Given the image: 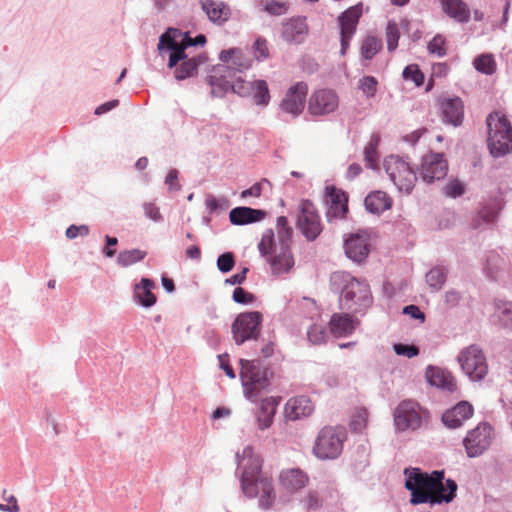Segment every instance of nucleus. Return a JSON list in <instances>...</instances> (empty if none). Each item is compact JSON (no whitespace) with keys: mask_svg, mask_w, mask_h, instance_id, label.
<instances>
[{"mask_svg":"<svg viewBox=\"0 0 512 512\" xmlns=\"http://www.w3.org/2000/svg\"><path fill=\"white\" fill-rule=\"evenodd\" d=\"M237 471L243 494L248 498L259 497V506L269 509L275 501L272 479L261 473L262 459L254 452L252 446L244 447L236 453Z\"/></svg>","mask_w":512,"mask_h":512,"instance_id":"f257e3e1","label":"nucleus"},{"mask_svg":"<svg viewBox=\"0 0 512 512\" xmlns=\"http://www.w3.org/2000/svg\"><path fill=\"white\" fill-rule=\"evenodd\" d=\"M276 231L277 239L273 230L267 229L262 235L258 249L262 256L267 257L272 274L279 277L289 273L295 264L290 249L293 229L285 216L277 218Z\"/></svg>","mask_w":512,"mask_h":512,"instance_id":"f03ea898","label":"nucleus"},{"mask_svg":"<svg viewBox=\"0 0 512 512\" xmlns=\"http://www.w3.org/2000/svg\"><path fill=\"white\" fill-rule=\"evenodd\" d=\"M330 289L339 295L340 309L352 314L363 315L373 303L368 282L345 271H336L331 274Z\"/></svg>","mask_w":512,"mask_h":512,"instance_id":"7ed1b4c3","label":"nucleus"},{"mask_svg":"<svg viewBox=\"0 0 512 512\" xmlns=\"http://www.w3.org/2000/svg\"><path fill=\"white\" fill-rule=\"evenodd\" d=\"M240 366L243 395L251 403H256L261 393L270 387L273 372L258 359H241Z\"/></svg>","mask_w":512,"mask_h":512,"instance_id":"20e7f679","label":"nucleus"},{"mask_svg":"<svg viewBox=\"0 0 512 512\" xmlns=\"http://www.w3.org/2000/svg\"><path fill=\"white\" fill-rule=\"evenodd\" d=\"M206 43V36L203 34L192 38L188 32L179 29L169 28L160 36L158 50L162 56L169 55L168 67H175L182 59H186L190 52L187 50Z\"/></svg>","mask_w":512,"mask_h":512,"instance_id":"39448f33","label":"nucleus"},{"mask_svg":"<svg viewBox=\"0 0 512 512\" xmlns=\"http://www.w3.org/2000/svg\"><path fill=\"white\" fill-rule=\"evenodd\" d=\"M486 123L490 154L498 158L512 152V126L506 116L495 111L487 116Z\"/></svg>","mask_w":512,"mask_h":512,"instance_id":"423d86ee","label":"nucleus"},{"mask_svg":"<svg viewBox=\"0 0 512 512\" xmlns=\"http://www.w3.org/2000/svg\"><path fill=\"white\" fill-rule=\"evenodd\" d=\"M346 438L347 433L343 426L323 427L316 437L313 453L320 460L336 459L343 450Z\"/></svg>","mask_w":512,"mask_h":512,"instance_id":"0eeeda50","label":"nucleus"},{"mask_svg":"<svg viewBox=\"0 0 512 512\" xmlns=\"http://www.w3.org/2000/svg\"><path fill=\"white\" fill-rule=\"evenodd\" d=\"M383 168L388 178L399 191L406 194L412 192L417 181V175L406 158L398 155H389L384 158Z\"/></svg>","mask_w":512,"mask_h":512,"instance_id":"6e6552de","label":"nucleus"},{"mask_svg":"<svg viewBox=\"0 0 512 512\" xmlns=\"http://www.w3.org/2000/svg\"><path fill=\"white\" fill-rule=\"evenodd\" d=\"M457 361L465 375L473 382L483 380L488 373L486 356L477 345H470L461 350Z\"/></svg>","mask_w":512,"mask_h":512,"instance_id":"1a4fd4ad","label":"nucleus"},{"mask_svg":"<svg viewBox=\"0 0 512 512\" xmlns=\"http://www.w3.org/2000/svg\"><path fill=\"white\" fill-rule=\"evenodd\" d=\"M429 414L417 402L404 400L398 404L394 411V423L399 431H415L427 420Z\"/></svg>","mask_w":512,"mask_h":512,"instance_id":"9d476101","label":"nucleus"},{"mask_svg":"<svg viewBox=\"0 0 512 512\" xmlns=\"http://www.w3.org/2000/svg\"><path fill=\"white\" fill-rule=\"evenodd\" d=\"M263 315L259 311L240 313L231 325L233 340L236 345H242L249 340H256L260 334Z\"/></svg>","mask_w":512,"mask_h":512,"instance_id":"9b49d317","label":"nucleus"},{"mask_svg":"<svg viewBox=\"0 0 512 512\" xmlns=\"http://www.w3.org/2000/svg\"><path fill=\"white\" fill-rule=\"evenodd\" d=\"M404 474L406 476L405 487L411 489L412 487L433 491L434 493H447L448 488L443 484L444 471L435 470L430 474L423 472L420 468H405Z\"/></svg>","mask_w":512,"mask_h":512,"instance_id":"f8f14e48","label":"nucleus"},{"mask_svg":"<svg viewBox=\"0 0 512 512\" xmlns=\"http://www.w3.org/2000/svg\"><path fill=\"white\" fill-rule=\"evenodd\" d=\"M493 428L487 422L479 423L474 429L470 430L463 439L467 456L475 458L482 455L491 445Z\"/></svg>","mask_w":512,"mask_h":512,"instance_id":"ddd939ff","label":"nucleus"},{"mask_svg":"<svg viewBox=\"0 0 512 512\" xmlns=\"http://www.w3.org/2000/svg\"><path fill=\"white\" fill-rule=\"evenodd\" d=\"M238 77L235 76L234 69L231 66L224 64L216 65L212 73L207 77L212 96L222 98L229 91L234 93L235 80Z\"/></svg>","mask_w":512,"mask_h":512,"instance_id":"4468645a","label":"nucleus"},{"mask_svg":"<svg viewBox=\"0 0 512 512\" xmlns=\"http://www.w3.org/2000/svg\"><path fill=\"white\" fill-rule=\"evenodd\" d=\"M234 93L243 98H251L259 106H267L270 102L268 84L262 79L247 81L238 77L235 80Z\"/></svg>","mask_w":512,"mask_h":512,"instance_id":"2eb2a0df","label":"nucleus"},{"mask_svg":"<svg viewBox=\"0 0 512 512\" xmlns=\"http://www.w3.org/2000/svg\"><path fill=\"white\" fill-rule=\"evenodd\" d=\"M300 213L297 225L307 240H315L322 231L320 217L314 204L309 200H302L299 206Z\"/></svg>","mask_w":512,"mask_h":512,"instance_id":"dca6fc26","label":"nucleus"},{"mask_svg":"<svg viewBox=\"0 0 512 512\" xmlns=\"http://www.w3.org/2000/svg\"><path fill=\"white\" fill-rule=\"evenodd\" d=\"M339 106V97L332 89H319L308 100V111L313 116H324L335 112Z\"/></svg>","mask_w":512,"mask_h":512,"instance_id":"f3484780","label":"nucleus"},{"mask_svg":"<svg viewBox=\"0 0 512 512\" xmlns=\"http://www.w3.org/2000/svg\"><path fill=\"white\" fill-rule=\"evenodd\" d=\"M448 172V165L442 153H429L422 157L420 177L423 182L431 184L443 179Z\"/></svg>","mask_w":512,"mask_h":512,"instance_id":"a211bd4d","label":"nucleus"},{"mask_svg":"<svg viewBox=\"0 0 512 512\" xmlns=\"http://www.w3.org/2000/svg\"><path fill=\"white\" fill-rule=\"evenodd\" d=\"M307 93L308 85L305 82H297L291 86L280 102L281 111L297 118L304 110Z\"/></svg>","mask_w":512,"mask_h":512,"instance_id":"6ab92c4d","label":"nucleus"},{"mask_svg":"<svg viewBox=\"0 0 512 512\" xmlns=\"http://www.w3.org/2000/svg\"><path fill=\"white\" fill-rule=\"evenodd\" d=\"M362 15V4L355 5L344 11L338 18L341 35V55H345L353 38L359 19Z\"/></svg>","mask_w":512,"mask_h":512,"instance_id":"aec40b11","label":"nucleus"},{"mask_svg":"<svg viewBox=\"0 0 512 512\" xmlns=\"http://www.w3.org/2000/svg\"><path fill=\"white\" fill-rule=\"evenodd\" d=\"M446 486L448 488L447 493H435L434 495L430 494L431 491L412 487L408 489L411 492L410 502L413 505L423 503H430L431 505L441 504L443 502L450 503L456 496L458 486L452 479L446 480Z\"/></svg>","mask_w":512,"mask_h":512,"instance_id":"412c9836","label":"nucleus"},{"mask_svg":"<svg viewBox=\"0 0 512 512\" xmlns=\"http://www.w3.org/2000/svg\"><path fill=\"white\" fill-rule=\"evenodd\" d=\"M440 116L444 123L457 127L464 118V103L459 97H443L439 101Z\"/></svg>","mask_w":512,"mask_h":512,"instance_id":"4be33fe9","label":"nucleus"},{"mask_svg":"<svg viewBox=\"0 0 512 512\" xmlns=\"http://www.w3.org/2000/svg\"><path fill=\"white\" fill-rule=\"evenodd\" d=\"M346 256L354 262L360 263L369 254L368 236L365 233L351 234L344 241Z\"/></svg>","mask_w":512,"mask_h":512,"instance_id":"5701e85b","label":"nucleus"},{"mask_svg":"<svg viewBox=\"0 0 512 512\" xmlns=\"http://www.w3.org/2000/svg\"><path fill=\"white\" fill-rule=\"evenodd\" d=\"M473 412V406L469 402L461 401L443 413L442 422L446 427L456 429L461 427L466 420L470 419Z\"/></svg>","mask_w":512,"mask_h":512,"instance_id":"b1692460","label":"nucleus"},{"mask_svg":"<svg viewBox=\"0 0 512 512\" xmlns=\"http://www.w3.org/2000/svg\"><path fill=\"white\" fill-rule=\"evenodd\" d=\"M200 5L208 19L218 26L225 24L231 17L230 6L223 1L202 0Z\"/></svg>","mask_w":512,"mask_h":512,"instance_id":"393cba45","label":"nucleus"},{"mask_svg":"<svg viewBox=\"0 0 512 512\" xmlns=\"http://www.w3.org/2000/svg\"><path fill=\"white\" fill-rule=\"evenodd\" d=\"M314 411V405L306 396L290 398L284 406V414L287 420L296 421L310 416Z\"/></svg>","mask_w":512,"mask_h":512,"instance_id":"a878e982","label":"nucleus"},{"mask_svg":"<svg viewBox=\"0 0 512 512\" xmlns=\"http://www.w3.org/2000/svg\"><path fill=\"white\" fill-rule=\"evenodd\" d=\"M308 34L306 19L303 17H293L283 23L282 37L288 43H302Z\"/></svg>","mask_w":512,"mask_h":512,"instance_id":"bb28decb","label":"nucleus"},{"mask_svg":"<svg viewBox=\"0 0 512 512\" xmlns=\"http://www.w3.org/2000/svg\"><path fill=\"white\" fill-rule=\"evenodd\" d=\"M425 378L431 386L441 388L448 392H454L457 389V382L454 376L439 367L428 366L425 371Z\"/></svg>","mask_w":512,"mask_h":512,"instance_id":"cd10ccee","label":"nucleus"},{"mask_svg":"<svg viewBox=\"0 0 512 512\" xmlns=\"http://www.w3.org/2000/svg\"><path fill=\"white\" fill-rule=\"evenodd\" d=\"M280 401V397L274 396L265 397L260 401L259 411L256 414L259 430L264 431L272 426Z\"/></svg>","mask_w":512,"mask_h":512,"instance_id":"c85d7f7f","label":"nucleus"},{"mask_svg":"<svg viewBox=\"0 0 512 512\" xmlns=\"http://www.w3.org/2000/svg\"><path fill=\"white\" fill-rule=\"evenodd\" d=\"M358 324L359 321L349 313H334L329 321V328L335 337H347Z\"/></svg>","mask_w":512,"mask_h":512,"instance_id":"c756f323","label":"nucleus"},{"mask_svg":"<svg viewBox=\"0 0 512 512\" xmlns=\"http://www.w3.org/2000/svg\"><path fill=\"white\" fill-rule=\"evenodd\" d=\"M266 212L246 206L233 208L229 213V220L233 225L242 226L259 222L264 219Z\"/></svg>","mask_w":512,"mask_h":512,"instance_id":"7c9ffc66","label":"nucleus"},{"mask_svg":"<svg viewBox=\"0 0 512 512\" xmlns=\"http://www.w3.org/2000/svg\"><path fill=\"white\" fill-rule=\"evenodd\" d=\"M156 288V283L149 278L143 277L139 283H136L133 288L134 300L144 308L152 307L157 298L152 292Z\"/></svg>","mask_w":512,"mask_h":512,"instance_id":"2f4dec72","label":"nucleus"},{"mask_svg":"<svg viewBox=\"0 0 512 512\" xmlns=\"http://www.w3.org/2000/svg\"><path fill=\"white\" fill-rule=\"evenodd\" d=\"M443 12L458 23H468L471 13L463 0H440Z\"/></svg>","mask_w":512,"mask_h":512,"instance_id":"473e14b6","label":"nucleus"},{"mask_svg":"<svg viewBox=\"0 0 512 512\" xmlns=\"http://www.w3.org/2000/svg\"><path fill=\"white\" fill-rule=\"evenodd\" d=\"M279 480L287 491L295 492L306 486L308 476L300 468H289L281 471Z\"/></svg>","mask_w":512,"mask_h":512,"instance_id":"72a5a7b5","label":"nucleus"},{"mask_svg":"<svg viewBox=\"0 0 512 512\" xmlns=\"http://www.w3.org/2000/svg\"><path fill=\"white\" fill-rule=\"evenodd\" d=\"M182 63L175 69V78L177 80H184L192 77L200 65L207 62V57L203 54H197L195 56L190 55L186 59L181 60Z\"/></svg>","mask_w":512,"mask_h":512,"instance_id":"f704fd0d","label":"nucleus"},{"mask_svg":"<svg viewBox=\"0 0 512 512\" xmlns=\"http://www.w3.org/2000/svg\"><path fill=\"white\" fill-rule=\"evenodd\" d=\"M391 204L390 197L383 191H373L364 200L366 210L372 214L383 213L391 207Z\"/></svg>","mask_w":512,"mask_h":512,"instance_id":"c9c22d12","label":"nucleus"},{"mask_svg":"<svg viewBox=\"0 0 512 512\" xmlns=\"http://www.w3.org/2000/svg\"><path fill=\"white\" fill-rule=\"evenodd\" d=\"M505 267V260L497 252L491 251L487 254L484 273L490 280H498L503 275Z\"/></svg>","mask_w":512,"mask_h":512,"instance_id":"e433bc0d","label":"nucleus"},{"mask_svg":"<svg viewBox=\"0 0 512 512\" xmlns=\"http://www.w3.org/2000/svg\"><path fill=\"white\" fill-rule=\"evenodd\" d=\"M379 142L380 137L374 134L371 136L370 141L364 148V160L366 162V166L373 170L378 169L379 154L377 151V147L379 145Z\"/></svg>","mask_w":512,"mask_h":512,"instance_id":"4c0bfd02","label":"nucleus"},{"mask_svg":"<svg viewBox=\"0 0 512 512\" xmlns=\"http://www.w3.org/2000/svg\"><path fill=\"white\" fill-rule=\"evenodd\" d=\"M146 251L140 249H131L121 251L116 259L118 265L122 267H129L135 263L142 261L146 257Z\"/></svg>","mask_w":512,"mask_h":512,"instance_id":"58836bf2","label":"nucleus"},{"mask_svg":"<svg viewBox=\"0 0 512 512\" xmlns=\"http://www.w3.org/2000/svg\"><path fill=\"white\" fill-rule=\"evenodd\" d=\"M382 40L376 36H367L361 45V56L371 60L382 48Z\"/></svg>","mask_w":512,"mask_h":512,"instance_id":"ea45409f","label":"nucleus"},{"mask_svg":"<svg viewBox=\"0 0 512 512\" xmlns=\"http://www.w3.org/2000/svg\"><path fill=\"white\" fill-rule=\"evenodd\" d=\"M495 308L503 327L512 329V302L499 299L495 302Z\"/></svg>","mask_w":512,"mask_h":512,"instance_id":"a19ab883","label":"nucleus"},{"mask_svg":"<svg viewBox=\"0 0 512 512\" xmlns=\"http://www.w3.org/2000/svg\"><path fill=\"white\" fill-rule=\"evenodd\" d=\"M260 7L263 11L273 16H282L288 12L289 3L279 0H262Z\"/></svg>","mask_w":512,"mask_h":512,"instance_id":"79ce46f5","label":"nucleus"},{"mask_svg":"<svg viewBox=\"0 0 512 512\" xmlns=\"http://www.w3.org/2000/svg\"><path fill=\"white\" fill-rule=\"evenodd\" d=\"M447 277V271L443 267H434L426 274L427 284L434 290H440Z\"/></svg>","mask_w":512,"mask_h":512,"instance_id":"37998d69","label":"nucleus"},{"mask_svg":"<svg viewBox=\"0 0 512 512\" xmlns=\"http://www.w3.org/2000/svg\"><path fill=\"white\" fill-rule=\"evenodd\" d=\"M474 68L486 75H491L496 70V62L491 54H482L473 61Z\"/></svg>","mask_w":512,"mask_h":512,"instance_id":"c03bdc74","label":"nucleus"},{"mask_svg":"<svg viewBox=\"0 0 512 512\" xmlns=\"http://www.w3.org/2000/svg\"><path fill=\"white\" fill-rule=\"evenodd\" d=\"M205 206H206L208 213L213 214L218 211L227 210L230 206V202L224 196H222L220 198H216L215 196L208 194L205 199Z\"/></svg>","mask_w":512,"mask_h":512,"instance_id":"a18cd8bd","label":"nucleus"},{"mask_svg":"<svg viewBox=\"0 0 512 512\" xmlns=\"http://www.w3.org/2000/svg\"><path fill=\"white\" fill-rule=\"evenodd\" d=\"M427 50L429 54L435 55L439 58L446 56V39L443 35L437 34L433 37L431 41H429L427 45Z\"/></svg>","mask_w":512,"mask_h":512,"instance_id":"49530a36","label":"nucleus"},{"mask_svg":"<svg viewBox=\"0 0 512 512\" xmlns=\"http://www.w3.org/2000/svg\"><path fill=\"white\" fill-rule=\"evenodd\" d=\"M358 88L366 98H372L377 93L378 80L374 76H363L358 82Z\"/></svg>","mask_w":512,"mask_h":512,"instance_id":"de8ad7c7","label":"nucleus"},{"mask_svg":"<svg viewBox=\"0 0 512 512\" xmlns=\"http://www.w3.org/2000/svg\"><path fill=\"white\" fill-rule=\"evenodd\" d=\"M327 333L323 325L314 323L310 325L307 330V338L313 345L323 344L326 340Z\"/></svg>","mask_w":512,"mask_h":512,"instance_id":"09e8293b","label":"nucleus"},{"mask_svg":"<svg viewBox=\"0 0 512 512\" xmlns=\"http://www.w3.org/2000/svg\"><path fill=\"white\" fill-rule=\"evenodd\" d=\"M400 31L395 21H389L386 26L387 49L389 52L394 51L398 46Z\"/></svg>","mask_w":512,"mask_h":512,"instance_id":"8fccbe9b","label":"nucleus"},{"mask_svg":"<svg viewBox=\"0 0 512 512\" xmlns=\"http://www.w3.org/2000/svg\"><path fill=\"white\" fill-rule=\"evenodd\" d=\"M368 411L365 408H359L355 411L350 421V427L355 432H362L367 425Z\"/></svg>","mask_w":512,"mask_h":512,"instance_id":"3c124183","label":"nucleus"},{"mask_svg":"<svg viewBox=\"0 0 512 512\" xmlns=\"http://www.w3.org/2000/svg\"><path fill=\"white\" fill-rule=\"evenodd\" d=\"M402 76L405 80L414 82L416 86H421L424 83V74L417 65H408L404 68Z\"/></svg>","mask_w":512,"mask_h":512,"instance_id":"603ef678","label":"nucleus"},{"mask_svg":"<svg viewBox=\"0 0 512 512\" xmlns=\"http://www.w3.org/2000/svg\"><path fill=\"white\" fill-rule=\"evenodd\" d=\"M326 202L329 204H338L339 202H348L347 195L342 190L334 186H327L325 189Z\"/></svg>","mask_w":512,"mask_h":512,"instance_id":"864d4df0","label":"nucleus"},{"mask_svg":"<svg viewBox=\"0 0 512 512\" xmlns=\"http://www.w3.org/2000/svg\"><path fill=\"white\" fill-rule=\"evenodd\" d=\"M235 265L234 255L231 252H225L217 258V268L222 273L230 272Z\"/></svg>","mask_w":512,"mask_h":512,"instance_id":"5fc2aeb1","label":"nucleus"},{"mask_svg":"<svg viewBox=\"0 0 512 512\" xmlns=\"http://www.w3.org/2000/svg\"><path fill=\"white\" fill-rule=\"evenodd\" d=\"M252 60L243 55L241 49L238 48L237 56H234V60L230 65L234 69L235 76H237V72H242L243 70H247L251 67Z\"/></svg>","mask_w":512,"mask_h":512,"instance_id":"6e6d98bb","label":"nucleus"},{"mask_svg":"<svg viewBox=\"0 0 512 512\" xmlns=\"http://www.w3.org/2000/svg\"><path fill=\"white\" fill-rule=\"evenodd\" d=\"M394 352L399 356L413 358L419 354V348L415 345L396 343L393 345Z\"/></svg>","mask_w":512,"mask_h":512,"instance_id":"4d7b16f0","label":"nucleus"},{"mask_svg":"<svg viewBox=\"0 0 512 512\" xmlns=\"http://www.w3.org/2000/svg\"><path fill=\"white\" fill-rule=\"evenodd\" d=\"M347 212V202H339L338 204H330L326 212V215L328 220L330 221L332 218H344Z\"/></svg>","mask_w":512,"mask_h":512,"instance_id":"13d9d810","label":"nucleus"},{"mask_svg":"<svg viewBox=\"0 0 512 512\" xmlns=\"http://www.w3.org/2000/svg\"><path fill=\"white\" fill-rule=\"evenodd\" d=\"M232 298L236 303L243 305L252 304L255 301V296L241 287L234 289Z\"/></svg>","mask_w":512,"mask_h":512,"instance_id":"bf43d9fd","label":"nucleus"},{"mask_svg":"<svg viewBox=\"0 0 512 512\" xmlns=\"http://www.w3.org/2000/svg\"><path fill=\"white\" fill-rule=\"evenodd\" d=\"M253 52L256 60H265L269 55L267 41L264 38H258L253 44Z\"/></svg>","mask_w":512,"mask_h":512,"instance_id":"052dcab7","label":"nucleus"},{"mask_svg":"<svg viewBox=\"0 0 512 512\" xmlns=\"http://www.w3.org/2000/svg\"><path fill=\"white\" fill-rule=\"evenodd\" d=\"M444 194L451 198H457L464 194V186L458 180H452L444 187Z\"/></svg>","mask_w":512,"mask_h":512,"instance_id":"680f3d73","label":"nucleus"},{"mask_svg":"<svg viewBox=\"0 0 512 512\" xmlns=\"http://www.w3.org/2000/svg\"><path fill=\"white\" fill-rule=\"evenodd\" d=\"M144 210V214L147 218L151 219L154 222L162 221V215L160 213L159 208L153 202H146L142 205Z\"/></svg>","mask_w":512,"mask_h":512,"instance_id":"e2e57ef3","label":"nucleus"},{"mask_svg":"<svg viewBox=\"0 0 512 512\" xmlns=\"http://www.w3.org/2000/svg\"><path fill=\"white\" fill-rule=\"evenodd\" d=\"M89 231L90 229L87 225H70L66 229L65 235L68 239H75L78 236H87L89 234Z\"/></svg>","mask_w":512,"mask_h":512,"instance_id":"0e129e2a","label":"nucleus"},{"mask_svg":"<svg viewBox=\"0 0 512 512\" xmlns=\"http://www.w3.org/2000/svg\"><path fill=\"white\" fill-rule=\"evenodd\" d=\"M178 174L177 169H171L165 178V184L171 192L179 191L181 189V185L178 182Z\"/></svg>","mask_w":512,"mask_h":512,"instance_id":"69168bd1","label":"nucleus"},{"mask_svg":"<svg viewBox=\"0 0 512 512\" xmlns=\"http://www.w3.org/2000/svg\"><path fill=\"white\" fill-rule=\"evenodd\" d=\"M3 498L8 504H0V511L3 512H19V505L15 496H6V490L3 491Z\"/></svg>","mask_w":512,"mask_h":512,"instance_id":"338daca9","label":"nucleus"},{"mask_svg":"<svg viewBox=\"0 0 512 512\" xmlns=\"http://www.w3.org/2000/svg\"><path fill=\"white\" fill-rule=\"evenodd\" d=\"M237 54H238V48H230L227 50H222L219 54V59L222 62V64L231 65L234 60V56H237Z\"/></svg>","mask_w":512,"mask_h":512,"instance_id":"774afa93","label":"nucleus"}]
</instances>
